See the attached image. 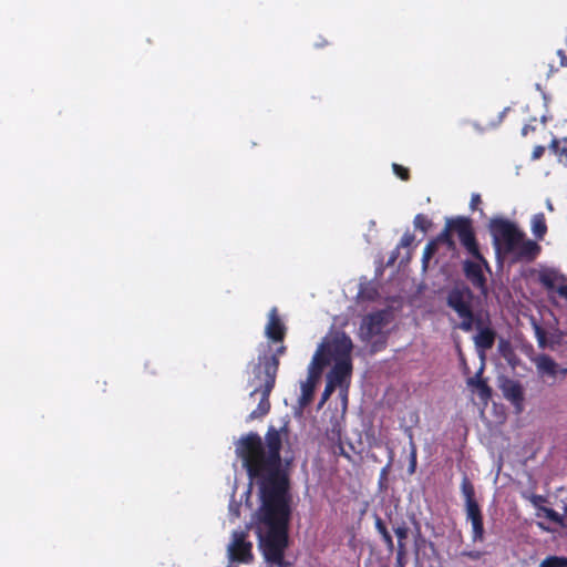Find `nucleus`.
<instances>
[{
  "instance_id": "2",
  "label": "nucleus",
  "mask_w": 567,
  "mask_h": 567,
  "mask_svg": "<svg viewBox=\"0 0 567 567\" xmlns=\"http://www.w3.org/2000/svg\"><path fill=\"white\" fill-rule=\"evenodd\" d=\"M278 370L279 362L275 358H266L259 353L258 361L252 368L251 384L255 388L250 392V396L260 394V400L257 408L249 414V420L262 417L269 412V396L275 388Z\"/></svg>"
},
{
  "instance_id": "5",
  "label": "nucleus",
  "mask_w": 567,
  "mask_h": 567,
  "mask_svg": "<svg viewBox=\"0 0 567 567\" xmlns=\"http://www.w3.org/2000/svg\"><path fill=\"white\" fill-rule=\"evenodd\" d=\"M489 231L496 250H502L504 254L514 252L517 244H519L525 236L514 223L504 218L492 219L489 223Z\"/></svg>"
},
{
  "instance_id": "1",
  "label": "nucleus",
  "mask_w": 567,
  "mask_h": 567,
  "mask_svg": "<svg viewBox=\"0 0 567 567\" xmlns=\"http://www.w3.org/2000/svg\"><path fill=\"white\" fill-rule=\"evenodd\" d=\"M281 447V434L275 426H269L265 441L258 433L249 432L240 437L236 446L247 475L259 487V519L268 527L260 539L264 557L279 567L285 564L290 518V478L282 465Z\"/></svg>"
},
{
  "instance_id": "33",
  "label": "nucleus",
  "mask_w": 567,
  "mask_h": 567,
  "mask_svg": "<svg viewBox=\"0 0 567 567\" xmlns=\"http://www.w3.org/2000/svg\"><path fill=\"white\" fill-rule=\"evenodd\" d=\"M393 532L398 538V542H405L409 535V527L405 525V523H402L401 525L394 527Z\"/></svg>"
},
{
  "instance_id": "40",
  "label": "nucleus",
  "mask_w": 567,
  "mask_h": 567,
  "mask_svg": "<svg viewBox=\"0 0 567 567\" xmlns=\"http://www.w3.org/2000/svg\"><path fill=\"white\" fill-rule=\"evenodd\" d=\"M544 153H545V147L542 145H537L533 150L532 158L534 161L539 159L544 155Z\"/></svg>"
},
{
  "instance_id": "41",
  "label": "nucleus",
  "mask_w": 567,
  "mask_h": 567,
  "mask_svg": "<svg viewBox=\"0 0 567 567\" xmlns=\"http://www.w3.org/2000/svg\"><path fill=\"white\" fill-rule=\"evenodd\" d=\"M557 55L559 56V68H567V54L565 51L559 49Z\"/></svg>"
},
{
  "instance_id": "9",
  "label": "nucleus",
  "mask_w": 567,
  "mask_h": 567,
  "mask_svg": "<svg viewBox=\"0 0 567 567\" xmlns=\"http://www.w3.org/2000/svg\"><path fill=\"white\" fill-rule=\"evenodd\" d=\"M321 351L316 352L312 357V361L309 367V375L306 382L301 384V398L300 403L307 405L313 398L315 386L318 378L320 377L324 367L328 365V361L321 358Z\"/></svg>"
},
{
  "instance_id": "43",
  "label": "nucleus",
  "mask_w": 567,
  "mask_h": 567,
  "mask_svg": "<svg viewBox=\"0 0 567 567\" xmlns=\"http://www.w3.org/2000/svg\"><path fill=\"white\" fill-rule=\"evenodd\" d=\"M406 563V556H395L394 567H405Z\"/></svg>"
},
{
  "instance_id": "38",
  "label": "nucleus",
  "mask_w": 567,
  "mask_h": 567,
  "mask_svg": "<svg viewBox=\"0 0 567 567\" xmlns=\"http://www.w3.org/2000/svg\"><path fill=\"white\" fill-rule=\"evenodd\" d=\"M374 525H375V529L378 530V533L380 535H383V533H388L389 532L386 526H385V524H384V522L379 516H375V524Z\"/></svg>"
},
{
  "instance_id": "23",
  "label": "nucleus",
  "mask_w": 567,
  "mask_h": 567,
  "mask_svg": "<svg viewBox=\"0 0 567 567\" xmlns=\"http://www.w3.org/2000/svg\"><path fill=\"white\" fill-rule=\"evenodd\" d=\"M461 491L462 494L465 497V506L472 505V504H478L475 499V489L472 484V482L468 480L467 476H464L461 483Z\"/></svg>"
},
{
  "instance_id": "14",
  "label": "nucleus",
  "mask_w": 567,
  "mask_h": 567,
  "mask_svg": "<svg viewBox=\"0 0 567 567\" xmlns=\"http://www.w3.org/2000/svg\"><path fill=\"white\" fill-rule=\"evenodd\" d=\"M466 519L472 525V540L482 543L485 538L483 514L478 504L465 506Z\"/></svg>"
},
{
  "instance_id": "39",
  "label": "nucleus",
  "mask_w": 567,
  "mask_h": 567,
  "mask_svg": "<svg viewBox=\"0 0 567 567\" xmlns=\"http://www.w3.org/2000/svg\"><path fill=\"white\" fill-rule=\"evenodd\" d=\"M482 204V198L480 194H473L471 197L470 207L472 210H475L478 208V206Z\"/></svg>"
},
{
  "instance_id": "18",
  "label": "nucleus",
  "mask_w": 567,
  "mask_h": 567,
  "mask_svg": "<svg viewBox=\"0 0 567 567\" xmlns=\"http://www.w3.org/2000/svg\"><path fill=\"white\" fill-rule=\"evenodd\" d=\"M542 247L532 239H526L525 236L522 241L517 244L514 252L518 260L533 261L540 254Z\"/></svg>"
},
{
  "instance_id": "48",
  "label": "nucleus",
  "mask_w": 567,
  "mask_h": 567,
  "mask_svg": "<svg viewBox=\"0 0 567 567\" xmlns=\"http://www.w3.org/2000/svg\"><path fill=\"white\" fill-rule=\"evenodd\" d=\"M322 45H323V43H316L317 48H321Z\"/></svg>"
},
{
  "instance_id": "30",
  "label": "nucleus",
  "mask_w": 567,
  "mask_h": 567,
  "mask_svg": "<svg viewBox=\"0 0 567 567\" xmlns=\"http://www.w3.org/2000/svg\"><path fill=\"white\" fill-rule=\"evenodd\" d=\"M437 250V245L435 244V241L433 239H431L424 247V250H423V264L424 265H427V262L430 261V259L435 255Z\"/></svg>"
},
{
  "instance_id": "35",
  "label": "nucleus",
  "mask_w": 567,
  "mask_h": 567,
  "mask_svg": "<svg viewBox=\"0 0 567 567\" xmlns=\"http://www.w3.org/2000/svg\"><path fill=\"white\" fill-rule=\"evenodd\" d=\"M336 388H337L336 384H333L332 382L327 380L326 388H324L323 393L321 395V404H323L330 398V395L333 393Z\"/></svg>"
},
{
  "instance_id": "32",
  "label": "nucleus",
  "mask_w": 567,
  "mask_h": 567,
  "mask_svg": "<svg viewBox=\"0 0 567 567\" xmlns=\"http://www.w3.org/2000/svg\"><path fill=\"white\" fill-rule=\"evenodd\" d=\"M392 169H393L394 174L399 178H401L402 181H409L410 179V171H409V168H406V167H404V166H402L400 164L394 163L392 165Z\"/></svg>"
},
{
  "instance_id": "36",
  "label": "nucleus",
  "mask_w": 567,
  "mask_h": 567,
  "mask_svg": "<svg viewBox=\"0 0 567 567\" xmlns=\"http://www.w3.org/2000/svg\"><path fill=\"white\" fill-rule=\"evenodd\" d=\"M381 537H382L383 543L386 546V549L390 553H392L394 550V543H393V538H392L391 534L389 532L383 533V535H381Z\"/></svg>"
},
{
  "instance_id": "16",
  "label": "nucleus",
  "mask_w": 567,
  "mask_h": 567,
  "mask_svg": "<svg viewBox=\"0 0 567 567\" xmlns=\"http://www.w3.org/2000/svg\"><path fill=\"white\" fill-rule=\"evenodd\" d=\"M476 329L478 331L474 337V343L476 349L480 351L482 362H484L485 351L493 348L496 339V332L488 326L484 327L483 322L480 324V328Z\"/></svg>"
},
{
  "instance_id": "26",
  "label": "nucleus",
  "mask_w": 567,
  "mask_h": 567,
  "mask_svg": "<svg viewBox=\"0 0 567 567\" xmlns=\"http://www.w3.org/2000/svg\"><path fill=\"white\" fill-rule=\"evenodd\" d=\"M539 567H567V558L561 556H548L540 563Z\"/></svg>"
},
{
  "instance_id": "34",
  "label": "nucleus",
  "mask_w": 567,
  "mask_h": 567,
  "mask_svg": "<svg viewBox=\"0 0 567 567\" xmlns=\"http://www.w3.org/2000/svg\"><path fill=\"white\" fill-rule=\"evenodd\" d=\"M415 240V237L413 234L406 231L403 234V236L401 237V240L398 245V248H409L413 245Z\"/></svg>"
},
{
  "instance_id": "17",
  "label": "nucleus",
  "mask_w": 567,
  "mask_h": 567,
  "mask_svg": "<svg viewBox=\"0 0 567 567\" xmlns=\"http://www.w3.org/2000/svg\"><path fill=\"white\" fill-rule=\"evenodd\" d=\"M352 373V361L351 360H338L334 362L332 369L327 375V380L342 386L343 383L351 377Z\"/></svg>"
},
{
  "instance_id": "46",
  "label": "nucleus",
  "mask_w": 567,
  "mask_h": 567,
  "mask_svg": "<svg viewBox=\"0 0 567 567\" xmlns=\"http://www.w3.org/2000/svg\"><path fill=\"white\" fill-rule=\"evenodd\" d=\"M537 526H538L540 529L545 530V532H550V530H551L548 526H546V525H545L544 523H542V522H538V523H537Z\"/></svg>"
},
{
  "instance_id": "11",
  "label": "nucleus",
  "mask_w": 567,
  "mask_h": 567,
  "mask_svg": "<svg viewBox=\"0 0 567 567\" xmlns=\"http://www.w3.org/2000/svg\"><path fill=\"white\" fill-rule=\"evenodd\" d=\"M245 532L234 533V539L228 547L229 558L233 561L248 564L252 560V544L246 540Z\"/></svg>"
},
{
  "instance_id": "49",
  "label": "nucleus",
  "mask_w": 567,
  "mask_h": 567,
  "mask_svg": "<svg viewBox=\"0 0 567 567\" xmlns=\"http://www.w3.org/2000/svg\"><path fill=\"white\" fill-rule=\"evenodd\" d=\"M386 473V467L382 470V474L384 475Z\"/></svg>"
},
{
  "instance_id": "13",
  "label": "nucleus",
  "mask_w": 567,
  "mask_h": 567,
  "mask_svg": "<svg viewBox=\"0 0 567 567\" xmlns=\"http://www.w3.org/2000/svg\"><path fill=\"white\" fill-rule=\"evenodd\" d=\"M286 333L287 327L282 322L278 309L276 307L271 308L268 313V321L265 327V334L271 341L282 343Z\"/></svg>"
},
{
  "instance_id": "44",
  "label": "nucleus",
  "mask_w": 567,
  "mask_h": 567,
  "mask_svg": "<svg viewBox=\"0 0 567 567\" xmlns=\"http://www.w3.org/2000/svg\"><path fill=\"white\" fill-rule=\"evenodd\" d=\"M535 131V126L532 125V124H525L523 127H522V135L523 136H527L530 132H534Z\"/></svg>"
},
{
  "instance_id": "47",
  "label": "nucleus",
  "mask_w": 567,
  "mask_h": 567,
  "mask_svg": "<svg viewBox=\"0 0 567 567\" xmlns=\"http://www.w3.org/2000/svg\"><path fill=\"white\" fill-rule=\"evenodd\" d=\"M461 360L463 361V363H464V367H465V370H466V372H467V371H468V367H466V363H465V361H464V358H463V355H461Z\"/></svg>"
},
{
  "instance_id": "7",
  "label": "nucleus",
  "mask_w": 567,
  "mask_h": 567,
  "mask_svg": "<svg viewBox=\"0 0 567 567\" xmlns=\"http://www.w3.org/2000/svg\"><path fill=\"white\" fill-rule=\"evenodd\" d=\"M391 320L392 312L389 309H381L364 316L360 326L361 339L371 341L383 332Z\"/></svg>"
},
{
  "instance_id": "8",
  "label": "nucleus",
  "mask_w": 567,
  "mask_h": 567,
  "mask_svg": "<svg viewBox=\"0 0 567 567\" xmlns=\"http://www.w3.org/2000/svg\"><path fill=\"white\" fill-rule=\"evenodd\" d=\"M538 282L546 289L549 299L556 292L567 303V277L564 274L554 268L543 269L538 274Z\"/></svg>"
},
{
  "instance_id": "6",
  "label": "nucleus",
  "mask_w": 567,
  "mask_h": 567,
  "mask_svg": "<svg viewBox=\"0 0 567 567\" xmlns=\"http://www.w3.org/2000/svg\"><path fill=\"white\" fill-rule=\"evenodd\" d=\"M353 344L347 334H338L332 339H324L318 347L316 352H319L321 349V358L330 363V360L333 359L334 362L338 360H351V351Z\"/></svg>"
},
{
  "instance_id": "15",
  "label": "nucleus",
  "mask_w": 567,
  "mask_h": 567,
  "mask_svg": "<svg viewBox=\"0 0 567 567\" xmlns=\"http://www.w3.org/2000/svg\"><path fill=\"white\" fill-rule=\"evenodd\" d=\"M504 398L509 401L517 413H520L524 408V390L519 382L514 380H506L502 385Z\"/></svg>"
},
{
  "instance_id": "24",
  "label": "nucleus",
  "mask_w": 567,
  "mask_h": 567,
  "mask_svg": "<svg viewBox=\"0 0 567 567\" xmlns=\"http://www.w3.org/2000/svg\"><path fill=\"white\" fill-rule=\"evenodd\" d=\"M452 231L447 224L445 223L444 229L433 239L435 244L439 246V244L446 245L449 250L455 249V241L452 236Z\"/></svg>"
},
{
  "instance_id": "12",
  "label": "nucleus",
  "mask_w": 567,
  "mask_h": 567,
  "mask_svg": "<svg viewBox=\"0 0 567 567\" xmlns=\"http://www.w3.org/2000/svg\"><path fill=\"white\" fill-rule=\"evenodd\" d=\"M326 439L328 441L329 450L334 456H343L348 461L352 460L350 453L344 449L342 441V425L338 420L331 422L330 427L327 429Z\"/></svg>"
},
{
  "instance_id": "37",
  "label": "nucleus",
  "mask_w": 567,
  "mask_h": 567,
  "mask_svg": "<svg viewBox=\"0 0 567 567\" xmlns=\"http://www.w3.org/2000/svg\"><path fill=\"white\" fill-rule=\"evenodd\" d=\"M461 555L472 560H478L483 556V553L480 550H464Z\"/></svg>"
},
{
  "instance_id": "3",
  "label": "nucleus",
  "mask_w": 567,
  "mask_h": 567,
  "mask_svg": "<svg viewBox=\"0 0 567 567\" xmlns=\"http://www.w3.org/2000/svg\"><path fill=\"white\" fill-rule=\"evenodd\" d=\"M473 298L472 290L465 285L453 287L446 296V305L462 319L458 328L465 332L471 331L474 327L480 328L482 323L481 315L473 311Z\"/></svg>"
},
{
  "instance_id": "19",
  "label": "nucleus",
  "mask_w": 567,
  "mask_h": 567,
  "mask_svg": "<svg viewBox=\"0 0 567 567\" xmlns=\"http://www.w3.org/2000/svg\"><path fill=\"white\" fill-rule=\"evenodd\" d=\"M484 369L485 362H482L475 375L467 379V385L476 389L481 399L487 400L492 396V388L487 384L486 380L482 379Z\"/></svg>"
},
{
  "instance_id": "25",
  "label": "nucleus",
  "mask_w": 567,
  "mask_h": 567,
  "mask_svg": "<svg viewBox=\"0 0 567 567\" xmlns=\"http://www.w3.org/2000/svg\"><path fill=\"white\" fill-rule=\"evenodd\" d=\"M413 225L416 229L423 233H427L431 229L433 223L426 215L417 214L413 219Z\"/></svg>"
},
{
  "instance_id": "31",
  "label": "nucleus",
  "mask_w": 567,
  "mask_h": 567,
  "mask_svg": "<svg viewBox=\"0 0 567 567\" xmlns=\"http://www.w3.org/2000/svg\"><path fill=\"white\" fill-rule=\"evenodd\" d=\"M287 351V347L285 344L279 346L274 352L271 351L270 347L266 351L262 352V354L266 358H275L280 363V357L284 355Z\"/></svg>"
},
{
  "instance_id": "4",
  "label": "nucleus",
  "mask_w": 567,
  "mask_h": 567,
  "mask_svg": "<svg viewBox=\"0 0 567 567\" xmlns=\"http://www.w3.org/2000/svg\"><path fill=\"white\" fill-rule=\"evenodd\" d=\"M447 226L452 233H455L458 237L460 244L464 247L466 252L474 259L482 261L487 271H491L487 259L482 255L480 245L475 236L473 221L470 217L456 216L449 217L445 219Z\"/></svg>"
},
{
  "instance_id": "22",
  "label": "nucleus",
  "mask_w": 567,
  "mask_h": 567,
  "mask_svg": "<svg viewBox=\"0 0 567 567\" xmlns=\"http://www.w3.org/2000/svg\"><path fill=\"white\" fill-rule=\"evenodd\" d=\"M532 231L533 235L538 239L543 240L547 234V224L544 213H537L532 217Z\"/></svg>"
},
{
  "instance_id": "10",
  "label": "nucleus",
  "mask_w": 567,
  "mask_h": 567,
  "mask_svg": "<svg viewBox=\"0 0 567 567\" xmlns=\"http://www.w3.org/2000/svg\"><path fill=\"white\" fill-rule=\"evenodd\" d=\"M483 267L486 269L485 265L475 259L470 260L466 259L462 262V268L465 278L472 284L474 288H476L483 296H487V280L483 272Z\"/></svg>"
},
{
  "instance_id": "21",
  "label": "nucleus",
  "mask_w": 567,
  "mask_h": 567,
  "mask_svg": "<svg viewBox=\"0 0 567 567\" xmlns=\"http://www.w3.org/2000/svg\"><path fill=\"white\" fill-rule=\"evenodd\" d=\"M549 150L558 157V162L567 168V137L561 141L553 138Z\"/></svg>"
},
{
  "instance_id": "28",
  "label": "nucleus",
  "mask_w": 567,
  "mask_h": 567,
  "mask_svg": "<svg viewBox=\"0 0 567 567\" xmlns=\"http://www.w3.org/2000/svg\"><path fill=\"white\" fill-rule=\"evenodd\" d=\"M523 497L528 499L533 504V506L537 509L536 515L540 517V508L544 507L543 504L547 501L546 497L538 494H523Z\"/></svg>"
},
{
  "instance_id": "20",
  "label": "nucleus",
  "mask_w": 567,
  "mask_h": 567,
  "mask_svg": "<svg viewBox=\"0 0 567 567\" xmlns=\"http://www.w3.org/2000/svg\"><path fill=\"white\" fill-rule=\"evenodd\" d=\"M534 362L539 373L550 377L556 375L558 364L548 354H539L534 359Z\"/></svg>"
},
{
  "instance_id": "42",
  "label": "nucleus",
  "mask_w": 567,
  "mask_h": 567,
  "mask_svg": "<svg viewBox=\"0 0 567 567\" xmlns=\"http://www.w3.org/2000/svg\"><path fill=\"white\" fill-rule=\"evenodd\" d=\"M408 549L405 542H398L396 556H406Z\"/></svg>"
},
{
  "instance_id": "45",
  "label": "nucleus",
  "mask_w": 567,
  "mask_h": 567,
  "mask_svg": "<svg viewBox=\"0 0 567 567\" xmlns=\"http://www.w3.org/2000/svg\"><path fill=\"white\" fill-rule=\"evenodd\" d=\"M537 333L539 334L538 336L539 346L544 347V344H545V336L543 334V331L540 330V328H537Z\"/></svg>"
},
{
  "instance_id": "27",
  "label": "nucleus",
  "mask_w": 567,
  "mask_h": 567,
  "mask_svg": "<svg viewBox=\"0 0 567 567\" xmlns=\"http://www.w3.org/2000/svg\"><path fill=\"white\" fill-rule=\"evenodd\" d=\"M540 516H544L546 517L547 519H549L550 522L559 525V526H563L564 525V518L563 516L554 511L553 508H549V507H542L540 508Z\"/></svg>"
},
{
  "instance_id": "29",
  "label": "nucleus",
  "mask_w": 567,
  "mask_h": 567,
  "mask_svg": "<svg viewBox=\"0 0 567 567\" xmlns=\"http://www.w3.org/2000/svg\"><path fill=\"white\" fill-rule=\"evenodd\" d=\"M416 465H417V450H416L415 444L413 443V440L411 439V451H410L409 467H408L409 474L415 473Z\"/></svg>"
}]
</instances>
